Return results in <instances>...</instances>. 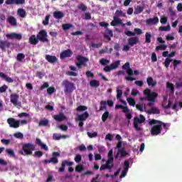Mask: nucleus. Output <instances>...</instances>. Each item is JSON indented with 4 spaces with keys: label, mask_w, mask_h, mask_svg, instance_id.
Returning a JSON list of instances; mask_svg holds the SVG:
<instances>
[{
    "label": "nucleus",
    "mask_w": 182,
    "mask_h": 182,
    "mask_svg": "<svg viewBox=\"0 0 182 182\" xmlns=\"http://www.w3.org/2000/svg\"><path fill=\"white\" fill-rule=\"evenodd\" d=\"M149 124H150V126H152V127L151 128V136H159V134L161 133L163 128H161L159 124V120L153 119L149 121Z\"/></svg>",
    "instance_id": "obj_1"
},
{
    "label": "nucleus",
    "mask_w": 182,
    "mask_h": 182,
    "mask_svg": "<svg viewBox=\"0 0 182 182\" xmlns=\"http://www.w3.org/2000/svg\"><path fill=\"white\" fill-rule=\"evenodd\" d=\"M35 151V144L32 143H26L22 146V151H19L21 156H32Z\"/></svg>",
    "instance_id": "obj_2"
},
{
    "label": "nucleus",
    "mask_w": 182,
    "mask_h": 182,
    "mask_svg": "<svg viewBox=\"0 0 182 182\" xmlns=\"http://www.w3.org/2000/svg\"><path fill=\"white\" fill-rule=\"evenodd\" d=\"M122 69L127 70V73L128 76L125 77V80L128 82H133V80H136V77H132L134 73L133 70L130 68V63L127 62L124 65H122Z\"/></svg>",
    "instance_id": "obj_3"
},
{
    "label": "nucleus",
    "mask_w": 182,
    "mask_h": 182,
    "mask_svg": "<svg viewBox=\"0 0 182 182\" xmlns=\"http://www.w3.org/2000/svg\"><path fill=\"white\" fill-rule=\"evenodd\" d=\"M139 117L140 118L136 117L134 118L133 126H134V129L136 132H141L142 129L139 127V124H141L146 122V117H144V116H143L142 114H140Z\"/></svg>",
    "instance_id": "obj_4"
},
{
    "label": "nucleus",
    "mask_w": 182,
    "mask_h": 182,
    "mask_svg": "<svg viewBox=\"0 0 182 182\" xmlns=\"http://www.w3.org/2000/svg\"><path fill=\"white\" fill-rule=\"evenodd\" d=\"M144 95L146 96L148 102H156V100L159 96V94L155 92H151V90L149 88H146L144 90Z\"/></svg>",
    "instance_id": "obj_5"
},
{
    "label": "nucleus",
    "mask_w": 182,
    "mask_h": 182,
    "mask_svg": "<svg viewBox=\"0 0 182 182\" xmlns=\"http://www.w3.org/2000/svg\"><path fill=\"white\" fill-rule=\"evenodd\" d=\"M63 86H64L65 87V93H72V92H73V90L76 89V87H75V84L68 80H65L63 81Z\"/></svg>",
    "instance_id": "obj_6"
},
{
    "label": "nucleus",
    "mask_w": 182,
    "mask_h": 182,
    "mask_svg": "<svg viewBox=\"0 0 182 182\" xmlns=\"http://www.w3.org/2000/svg\"><path fill=\"white\" fill-rule=\"evenodd\" d=\"M75 59L77 60V62H75V65L78 69H82V65H85L86 62H89V58L80 55H77Z\"/></svg>",
    "instance_id": "obj_7"
},
{
    "label": "nucleus",
    "mask_w": 182,
    "mask_h": 182,
    "mask_svg": "<svg viewBox=\"0 0 182 182\" xmlns=\"http://www.w3.org/2000/svg\"><path fill=\"white\" fill-rule=\"evenodd\" d=\"M37 38L39 42H43V43L49 42L48 39V32L45 30H41L37 33Z\"/></svg>",
    "instance_id": "obj_8"
},
{
    "label": "nucleus",
    "mask_w": 182,
    "mask_h": 182,
    "mask_svg": "<svg viewBox=\"0 0 182 182\" xmlns=\"http://www.w3.org/2000/svg\"><path fill=\"white\" fill-rule=\"evenodd\" d=\"M120 65V60H117L114 62L112 64L109 65H107L104 68V72L109 73L112 72V70H114V69H117Z\"/></svg>",
    "instance_id": "obj_9"
},
{
    "label": "nucleus",
    "mask_w": 182,
    "mask_h": 182,
    "mask_svg": "<svg viewBox=\"0 0 182 182\" xmlns=\"http://www.w3.org/2000/svg\"><path fill=\"white\" fill-rule=\"evenodd\" d=\"M7 123L10 127L13 129H18L21 125V121L15 119V118L10 117L7 119Z\"/></svg>",
    "instance_id": "obj_10"
},
{
    "label": "nucleus",
    "mask_w": 182,
    "mask_h": 182,
    "mask_svg": "<svg viewBox=\"0 0 182 182\" xmlns=\"http://www.w3.org/2000/svg\"><path fill=\"white\" fill-rule=\"evenodd\" d=\"M66 166H68V167H72V166H73V162L66 160L63 161L61 163V166L58 168V173H63Z\"/></svg>",
    "instance_id": "obj_11"
},
{
    "label": "nucleus",
    "mask_w": 182,
    "mask_h": 182,
    "mask_svg": "<svg viewBox=\"0 0 182 182\" xmlns=\"http://www.w3.org/2000/svg\"><path fill=\"white\" fill-rule=\"evenodd\" d=\"M25 0H6L5 1L6 5H23Z\"/></svg>",
    "instance_id": "obj_12"
},
{
    "label": "nucleus",
    "mask_w": 182,
    "mask_h": 182,
    "mask_svg": "<svg viewBox=\"0 0 182 182\" xmlns=\"http://www.w3.org/2000/svg\"><path fill=\"white\" fill-rule=\"evenodd\" d=\"M6 36L8 39H17V41L22 39V34L21 33H11L6 34Z\"/></svg>",
    "instance_id": "obj_13"
},
{
    "label": "nucleus",
    "mask_w": 182,
    "mask_h": 182,
    "mask_svg": "<svg viewBox=\"0 0 182 182\" xmlns=\"http://www.w3.org/2000/svg\"><path fill=\"white\" fill-rule=\"evenodd\" d=\"M10 98H11V103H12V105H14V106H18V100H19V95L16 94V93H12L10 95Z\"/></svg>",
    "instance_id": "obj_14"
},
{
    "label": "nucleus",
    "mask_w": 182,
    "mask_h": 182,
    "mask_svg": "<svg viewBox=\"0 0 182 182\" xmlns=\"http://www.w3.org/2000/svg\"><path fill=\"white\" fill-rule=\"evenodd\" d=\"M72 55H73L72 50L68 49V50L63 51L60 54V59H65V58H70V56H72Z\"/></svg>",
    "instance_id": "obj_15"
},
{
    "label": "nucleus",
    "mask_w": 182,
    "mask_h": 182,
    "mask_svg": "<svg viewBox=\"0 0 182 182\" xmlns=\"http://www.w3.org/2000/svg\"><path fill=\"white\" fill-rule=\"evenodd\" d=\"M112 168H113V164L107 161L105 164H102L100 166V170L101 171H102L103 170H109V171H110L112 170Z\"/></svg>",
    "instance_id": "obj_16"
},
{
    "label": "nucleus",
    "mask_w": 182,
    "mask_h": 182,
    "mask_svg": "<svg viewBox=\"0 0 182 182\" xmlns=\"http://www.w3.org/2000/svg\"><path fill=\"white\" fill-rule=\"evenodd\" d=\"M159 22V17L157 16H155L153 18H148L146 20V25H149V26H151V25H157Z\"/></svg>",
    "instance_id": "obj_17"
},
{
    "label": "nucleus",
    "mask_w": 182,
    "mask_h": 182,
    "mask_svg": "<svg viewBox=\"0 0 182 182\" xmlns=\"http://www.w3.org/2000/svg\"><path fill=\"white\" fill-rule=\"evenodd\" d=\"M45 59L49 63H56V62H58V58H56V56L55 55H50L47 54L45 56Z\"/></svg>",
    "instance_id": "obj_18"
},
{
    "label": "nucleus",
    "mask_w": 182,
    "mask_h": 182,
    "mask_svg": "<svg viewBox=\"0 0 182 182\" xmlns=\"http://www.w3.org/2000/svg\"><path fill=\"white\" fill-rule=\"evenodd\" d=\"M54 120L56 122H63L64 120H66L68 119L66 116L62 112H60L59 114H56L53 116Z\"/></svg>",
    "instance_id": "obj_19"
},
{
    "label": "nucleus",
    "mask_w": 182,
    "mask_h": 182,
    "mask_svg": "<svg viewBox=\"0 0 182 182\" xmlns=\"http://www.w3.org/2000/svg\"><path fill=\"white\" fill-rule=\"evenodd\" d=\"M28 42L30 45H38V43H39V39L38 38V36H31L28 38Z\"/></svg>",
    "instance_id": "obj_20"
},
{
    "label": "nucleus",
    "mask_w": 182,
    "mask_h": 182,
    "mask_svg": "<svg viewBox=\"0 0 182 182\" xmlns=\"http://www.w3.org/2000/svg\"><path fill=\"white\" fill-rule=\"evenodd\" d=\"M7 22L11 26H18V21H16V18L15 17H14L13 16H10L7 18Z\"/></svg>",
    "instance_id": "obj_21"
},
{
    "label": "nucleus",
    "mask_w": 182,
    "mask_h": 182,
    "mask_svg": "<svg viewBox=\"0 0 182 182\" xmlns=\"http://www.w3.org/2000/svg\"><path fill=\"white\" fill-rule=\"evenodd\" d=\"M87 117H89V112H85L78 115L76 120H77L78 122H85L86 120V119H87Z\"/></svg>",
    "instance_id": "obj_22"
},
{
    "label": "nucleus",
    "mask_w": 182,
    "mask_h": 182,
    "mask_svg": "<svg viewBox=\"0 0 182 182\" xmlns=\"http://www.w3.org/2000/svg\"><path fill=\"white\" fill-rule=\"evenodd\" d=\"M6 48H11V43L7 41L0 40V49L5 50Z\"/></svg>",
    "instance_id": "obj_23"
},
{
    "label": "nucleus",
    "mask_w": 182,
    "mask_h": 182,
    "mask_svg": "<svg viewBox=\"0 0 182 182\" xmlns=\"http://www.w3.org/2000/svg\"><path fill=\"white\" fill-rule=\"evenodd\" d=\"M104 37L105 38V39H107L109 42H110V41H112V38L113 37V31H112V30H109V28H107L104 34Z\"/></svg>",
    "instance_id": "obj_24"
},
{
    "label": "nucleus",
    "mask_w": 182,
    "mask_h": 182,
    "mask_svg": "<svg viewBox=\"0 0 182 182\" xmlns=\"http://www.w3.org/2000/svg\"><path fill=\"white\" fill-rule=\"evenodd\" d=\"M139 43V38L137 37H131L128 39V44L129 46H134Z\"/></svg>",
    "instance_id": "obj_25"
},
{
    "label": "nucleus",
    "mask_w": 182,
    "mask_h": 182,
    "mask_svg": "<svg viewBox=\"0 0 182 182\" xmlns=\"http://www.w3.org/2000/svg\"><path fill=\"white\" fill-rule=\"evenodd\" d=\"M36 144L40 146V147H41V149H43V150H46V151H48V150H49V148L47 146V145L42 143V141H41L39 138H36Z\"/></svg>",
    "instance_id": "obj_26"
},
{
    "label": "nucleus",
    "mask_w": 182,
    "mask_h": 182,
    "mask_svg": "<svg viewBox=\"0 0 182 182\" xmlns=\"http://www.w3.org/2000/svg\"><path fill=\"white\" fill-rule=\"evenodd\" d=\"M0 77L4 79L8 83H14V79L6 75L5 73L0 72Z\"/></svg>",
    "instance_id": "obj_27"
},
{
    "label": "nucleus",
    "mask_w": 182,
    "mask_h": 182,
    "mask_svg": "<svg viewBox=\"0 0 182 182\" xmlns=\"http://www.w3.org/2000/svg\"><path fill=\"white\" fill-rule=\"evenodd\" d=\"M68 135H60V134L55 133L53 134V140H60V139H68Z\"/></svg>",
    "instance_id": "obj_28"
},
{
    "label": "nucleus",
    "mask_w": 182,
    "mask_h": 182,
    "mask_svg": "<svg viewBox=\"0 0 182 182\" xmlns=\"http://www.w3.org/2000/svg\"><path fill=\"white\" fill-rule=\"evenodd\" d=\"M119 23H122V19L114 16L113 21L111 22V26H117V25H119Z\"/></svg>",
    "instance_id": "obj_29"
},
{
    "label": "nucleus",
    "mask_w": 182,
    "mask_h": 182,
    "mask_svg": "<svg viewBox=\"0 0 182 182\" xmlns=\"http://www.w3.org/2000/svg\"><path fill=\"white\" fill-rule=\"evenodd\" d=\"M146 83L149 86H151V87H155V86L157 85V82L153 80V77H148L146 79Z\"/></svg>",
    "instance_id": "obj_30"
},
{
    "label": "nucleus",
    "mask_w": 182,
    "mask_h": 182,
    "mask_svg": "<svg viewBox=\"0 0 182 182\" xmlns=\"http://www.w3.org/2000/svg\"><path fill=\"white\" fill-rule=\"evenodd\" d=\"M65 16V14L62 11H54L53 12V17L55 18V19H62Z\"/></svg>",
    "instance_id": "obj_31"
},
{
    "label": "nucleus",
    "mask_w": 182,
    "mask_h": 182,
    "mask_svg": "<svg viewBox=\"0 0 182 182\" xmlns=\"http://www.w3.org/2000/svg\"><path fill=\"white\" fill-rule=\"evenodd\" d=\"M148 114H160V109L157 107H152L147 111Z\"/></svg>",
    "instance_id": "obj_32"
},
{
    "label": "nucleus",
    "mask_w": 182,
    "mask_h": 182,
    "mask_svg": "<svg viewBox=\"0 0 182 182\" xmlns=\"http://www.w3.org/2000/svg\"><path fill=\"white\" fill-rule=\"evenodd\" d=\"M116 109H122V113H127L129 112V107L128 106H123L122 105H117L115 106Z\"/></svg>",
    "instance_id": "obj_33"
},
{
    "label": "nucleus",
    "mask_w": 182,
    "mask_h": 182,
    "mask_svg": "<svg viewBox=\"0 0 182 182\" xmlns=\"http://www.w3.org/2000/svg\"><path fill=\"white\" fill-rule=\"evenodd\" d=\"M17 14L20 18H26V11L23 9H18L17 10Z\"/></svg>",
    "instance_id": "obj_34"
},
{
    "label": "nucleus",
    "mask_w": 182,
    "mask_h": 182,
    "mask_svg": "<svg viewBox=\"0 0 182 182\" xmlns=\"http://www.w3.org/2000/svg\"><path fill=\"white\" fill-rule=\"evenodd\" d=\"M114 16H116L117 18H120V16L122 18H126V14L122 10H117Z\"/></svg>",
    "instance_id": "obj_35"
},
{
    "label": "nucleus",
    "mask_w": 182,
    "mask_h": 182,
    "mask_svg": "<svg viewBox=\"0 0 182 182\" xmlns=\"http://www.w3.org/2000/svg\"><path fill=\"white\" fill-rule=\"evenodd\" d=\"M151 43V33L146 32L145 33V43Z\"/></svg>",
    "instance_id": "obj_36"
},
{
    "label": "nucleus",
    "mask_w": 182,
    "mask_h": 182,
    "mask_svg": "<svg viewBox=\"0 0 182 182\" xmlns=\"http://www.w3.org/2000/svg\"><path fill=\"white\" fill-rule=\"evenodd\" d=\"M166 87L169 89L170 93H171V95H174V85H173V83L167 82Z\"/></svg>",
    "instance_id": "obj_37"
},
{
    "label": "nucleus",
    "mask_w": 182,
    "mask_h": 182,
    "mask_svg": "<svg viewBox=\"0 0 182 182\" xmlns=\"http://www.w3.org/2000/svg\"><path fill=\"white\" fill-rule=\"evenodd\" d=\"M143 11H144V7L137 6L134 9V14L135 15H139V14H141V12H143Z\"/></svg>",
    "instance_id": "obj_38"
},
{
    "label": "nucleus",
    "mask_w": 182,
    "mask_h": 182,
    "mask_svg": "<svg viewBox=\"0 0 182 182\" xmlns=\"http://www.w3.org/2000/svg\"><path fill=\"white\" fill-rule=\"evenodd\" d=\"M90 85L91 87H99V86H100V82L97 80H92L90 82Z\"/></svg>",
    "instance_id": "obj_39"
},
{
    "label": "nucleus",
    "mask_w": 182,
    "mask_h": 182,
    "mask_svg": "<svg viewBox=\"0 0 182 182\" xmlns=\"http://www.w3.org/2000/svg\"><path fill=\"white\" fill-rule=\"evenodd\" d=\"M118 154L120 155V157H126V156H127L129 153H127L126 150H124V148H122L118 149Z\"/></svg>",
    "instance_id": "obj_40"
},
{
    "label": "nucleus",
    "mask_w": 182,
    "mask_h": 182,
    "mask_svg": "<svg viewBox=\"0 0 182 182\" xmlns=\"http://www.w3.org/2000/svg\"><path fill=\"white\" fill-rule=\"evenodd\" d=\"M113 160H114V158H113V149H111L108 152V163H111L113 164Z\"/></svg>",
    "instance_id": "obj_41"
},
{
    "label": "nucleus",
    "mask_w": 182,
    "mask_h": 182,
    "mask_svg": "<svg viewBox=\"0 0 182 182\" xmlns=\"http://www.w3.org/2000/svg\"><path fill=\"white\" fill-rule=\"evenodd\" d=\"M100 105H101V106L100 107V112L106 110L107 106V101H101Z\"/></svg>",
    "instance_id": "obj_42"
},
{
    "label": "nucleus",
    "mask_w": 182,
    "mask_h": 182,
    "mask_svg": "<svg viewBox=\"0 0 182 182\" xmlns=\"http://www.w3.org/2000/svg\"><path fill=\"white\" fill-rule=\"evenodd\" d=\"M171 62H173V59L167 58H166L165 62L163 63V65H164L166 69H168V68L170 67V63H171Z\"/></svg>",
    "instance_id": "obj_43"
},
{
    "label": "nucleus",
    "mask_w": 182,
    "mask_h": 182,
    "mask_svg": "<svg viewBox=\"0 0 182 182\" xmlns=\"http://www.w3.org/2000/svg\"><path fill=\"white\" fill-rule=\"evenodd\" d=\"M109 114H110V113H109V111H105L104 112V114L102 116V121L105 123V122H106V120H107V119H109Z\"/></svg>",
    "instance_id": "obj_44"
},
{
    "label": "nucleus",
    "mask_w": 182,
    "mask_h": 182,
    "mask_svg": "<svg viewBox=\"0 0 182 182\" xmlns=\"http://www.w3.org/2000/svg\"><path fill=\"white\" fill-rule=\"evenodd\" d=\"M73 28V24L72 23H65L63 24V31H69V29Z\"/></svg>",
    "instance_id": "obj_45"
},
{
    "label": "nucleus",
    "mask_w": 182,
    "mask_h": 182,
    "mask_svg": "<svg viewBox=\"0 0 182 182\" xmlns=\"http://www.w3.org/2000/svg\"><path fill=\"white\" fill-rule=\"evenodd\" d=\"M127 102L129 103V106H132L133 107L136 106V100L133 98L128 97Z\"/></svg>",
    "instance_id": "obj_46"
},
{
    "label": "nucleus",
    "mask_w": 182,
    "mask_h": 182,
    "mask_svg": "<svg viewBox=\"0 0 182 182\" xmlns=\"http://www.w3.org/2000/svg\"><path fill=\"white\" fill-rule=\"evenodd\" d=\"M167 49V46L164 44H161L160 46H158L156 47L155 50H166Z\"/></svg>",
    "instance_id": "obj_47"
},
{
    "label": "nucleus",
    "mask_w": 182,
    "mask_h": 182,
    "mask_svg": "<svg viewBox=\"0 0 182 182\" xmlns=\"http://www.w3.org/2000/svg\"><path fill=\"white\" fill-rule=\"evenodd\" d=\"M170 29H171V27L170 26V25H168L166 26L159 27V31H161L168 32V31H170Z\"/></svg>",
    "instance_id": "obj_48"
},
{
    "label": "nucleus",
    "mask_w": 182,
    "mask_h": 182,
    "mask_svg": "<svg viewBox=\"0 0 182 182\" xmlns=\"http://www.w3.org/2000/svg\"><path fill=\"white\" fill-rule=\"evenodd\" d=\"M6 153L10 156V157H15V151L13 149H6Z\"/></svg>",
    "instance_id": "obj_49"
},
{
    "label": "nucleus",
    "mask_w": 182,
    "mask_h": 182,
    "mask_svg": "<svg viewBox=\"0 0 182 182\" xmlns=\"http://www.w3.org/2000/svg\"><path fill=\"white\" fill-rule=\"evenodd\" d=\"M49 124V121L46 119H44L43 120H41L38 123V126H47Z\"/></svg>",
    "instance_id": "obj_50"
},
{
    "label": "nucleus",
    "mask_w": 182,
    "mask_h": 182,
    "mask_svg": "<svg viewBox=\"0 0 182 182\" xmlns=\"http://www.w3.org/2000/svg\"><path fill=\"white\" fill-rule=\"evenodd\" d=\"M55 92H56V89H55V87H49L47 89V93L48 95H53V93H55Z\"/></svg>",
    "instance_id": "obj_51"
},
{
    "label": "nucleus",
    "mask_w": 182,
    "mask_h": 182,
    "mask_svg": "<svg viewBox=\"0 0 182 182\" xmlns=\"http://www.w3.org/2000/svg\"><path fill=\"white\" fill-rule=\"evenodd\" d=\"M77 112H85L87 110V107L85 105H80L76 109Z\"/></svg>",
    "instance_id": "obj_52"
},
{
    "label": "nucleus",
    "mask_w": 182,
    "mask_h": 182,
    "mask_svg": "<svg viewBox=\"0 0 182 182\" xmlns=\"http://www.w3.org/2000/svg\"><path fill=\"white\" fill-rule=\"evenodd\" d=\"M84 168H85L83 167L82 165H77V166H75V171H76L77 173H82V171H83Z\"/></svg>",
    "instance_id": "obj_53"
},
{
    "label": "nucleus",
    "mask_w": 182,
    "mask_h": 182,
    "mask_svg": "<svg viewBox=\"0 0 182 182\" xmlns=\"http://www.w3.org/2000/svg\"><path fill=\"white\" fill-rule=\"evenodd\" d=\"M43 156V152L41 151H36L34 152L33 157H38V159Z\"/></svg>",
    "instance_id": "obj_54"
},
{
    "label": "nucleus",
    "mask_w": 182,
    "mask_h": 182,
    "mask_svg": "<svg viewBox=\"0 0 182 182\" xmlns=\"http://www.w3.org/2000/svg\"><path fill=\"white\" fill-rule=\"evenodd\" d=\"M110 61L109 60L105 59V58H102L100 60V65H102V66H106V65H107V63H109Z\"/></svg>",
    "instance_id": "obj_55"
},
{
    "label": "nucleus",
    "mask_w": 182,
    "mask_h": 182,
    "mask_svg": "<svg viewBox=\"0 0 182 182\" xmlns=\"http://www.w3.org/2000/svg\"><path fill=\"white\" fill-rule=\"evenodd\" d=\"M130 167V161L128 160L124 161V170H127L129 171V168Z\"/></svg>",
    "instance_id": "obj_56"
},
{
    "label": "nucleus",
    "mask_w": 182,
    "mask_h": 182,
    "mask_svg": "<svg viewBox=\"0 0 182 182\" xmlns=\"http://www.w3.org/2000/svg\"><path fill=\"white\" fill-rule=\"evenodd\" d=\"M23 59H25V54H23V53H18L17 55V60L18 62H22V60H23Z\"/></svg>",
    "instance_id": "obj_57"
},
{
    "label": "nucleus",
    "mask_w": 182,
    "mask_h": 182,
    "mask_svg": "<svg viewBox=\"0 0 182 182\" xmlns=\"http://www.w3.org/2000/svg\"><path fill=\"white\" fill-rule=\"evenodd\" d=\"M173 60V69L174 70H176V69H177V66L181 64V60Z\"/></svg>",
    "instance_id": "obj_58"
},
{
    "label": "nucleus",
    "mask_w": 182,
    "mask_h": 182,
    "mask_svg": "<svg viewBox=\"0 0 182 182\" xmlns=\"http://www.w3.org/2000/svg\"><path fill=\"white\" fill-rule=\"evenodd\" d=\"M168 14H170V16L171 17L176 16V11H174L173 7H169L168 9Z\"/></svg>",
    "instance_id": "obj_59"
},
{
    "label": "nucleus",
    "mask_w": 182,
    "mask_h": 182,
    "mask_svg": "<svg viewBox=\"0 0 182 182\" xmlns=\"http://www.w3.org/2000/svg\"><path fill=\"white\" fill-rule=\"evenodd\" d=\"M48 162L53 163V164H58V163H59V159H58L57 157L53 156Z\"/></svg>",
    "instance_id": "obj_60"
},
{
    "label": "nucleus",
    "mask_w": 182,
    "mask_h": 182,
    "mask_svg": "<svg viewBox=\"0 0 182 182\" xmlns=\"http://www.w3.org/2000/svg\"><path fill=\"white\" fill-rule=\"evenodd\" d=\"M87 134L90 139H93L95 137H97V132H87Z\"/></svg>",
    "instance_id": "obj_61"
},
{
    "label": "nucleus",
    "mask_w": 182,
    "mask_h": 182,
    "mask_svg": "<svg viewBox=\"0 0 182 182\" xmlns=\"http://www.w3.org/2000/svg\"><path fill=\"white\" fill-rule=\"evenodd\" d=\"M123 95V91L122 90L117 89V99H121Z\"/></svg>",
    "instance_id": "obj_62"
},
{
    "label": "nucleus",
    "mask_w": 182,
    "mask_h": 182,
    "mask_svg": "<svg viewBox=\"0 0 182 182\" xmlns=\"http://www.w3.org/2000/svg\"><path fill=\"white\" fill-rule=\"evenodd\" d=\"M14 136L16 137V139H23V134L21 132L15 133Z\"/></svg>",
    "instance_id": "obj_63"
},
{
    "label": "nucleus",
    "mask_w": 182,
    "mask_h": 182,
    "mask_svg": "<svg viewBox=\"0 0 182 182\" xmlns=\"http://www.w3.org/2000/svg\"><path fill=\"white\" fill-rule=\"evenodd\" d=\"M78 9H80L81 11H82L83 12H85V11H86L87 9V7L86 6V5L81 4L80 5H78Z\"/></svg>",
    "instance_id": "obj_64"
}]
</instances>
